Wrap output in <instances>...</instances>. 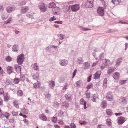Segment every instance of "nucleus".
<instances>
[{
	"mask_svg": "<svg viewBox=\"0 0 128 128\" xmlns=\"http://www.w3.org/2000/svg\"><path fill=\"white\" fill-rule=\"evenodd\" d=\"M38 6L41 12H45L47 10L46 4L43 2L39 4Z\"/></svg>",
	"mask_w": 128,
	"mask_h": 128,
	"instance_id": "obj_1",
	"label": "nucleus"
},
{
	"mask_svg": "<svg viewBox=\"0 0 128 128\" xmlns=\"http://www.w3.org/2000/svg\"><path fill=\"white\" fill-rule=\"evenodd\" d=\"M24 60V55L21 54L18 56L17 58V61L18 63L21 64L23 62Z\"/></svg>",
	"mask_w": 128,
	"mask_h": 128,
	"instance_id": "obj_2",
	"label": "nucleus"
},
{
	"mask_svg": "<svg viewBox=\"0 0 128 128\" xmlns=\"http://www.w3.org/2000/svg\"><path fill=\"white\" fill-rule=\"evenodd\" d=\"M80 8V5L79 4H76L71 6V8L72 11L76 12Z\"/></svg>",
	"mask_w": 128,
	"mask_h": 128,
	"instance_id": "obj_3",
	"label": "nucleus"
},
{
	"mask_svg": "<svg viewBox=\"0 0 128 128\" xmlns=\"http://www.w3.org/2000/svg\"><path fill=\"white\" fill-rule=\"evenodd\" d=\"M94 0H87L85 4V6L86 8H91L93 5Z\"/></svg>",
	"mask_w": 128,
	"mask_h": 128,
	"instance_id": "obj_4",
	"label": "nucleus"
},
{
	"mask_svg": "<svg viewBox=\"0 0 128 128\" xmlns=\"http://www.w3.org/2000/svg\"><path fill=\"white\" fill-rule=\"evenodd\" d=\"M60 9L58 7H56L52 10V12L55 15H58L60 14Z\"/></svg>",
	"mask_w": 128,
	"mask_h": 128,
	"instance_id": "obj_5",
	"label": "nucleus"
},
{
	"mask_svg": "<svg viewBox=\"0 0 128 128\" xmlns=\"http://www.w3.org/2000/svg\"><path fill=\"white\" fill-rule=\"evenodd\" d=\"M97 12L100 16H103L104 14L103 8L102 7H99L97 9Z\"/></svg>",
	"mask_w": 128,
	"mask_h": 128,
	"instance_id": "obj_6",
	"label": "nucleus"
},
{
	"mask_svg": "<svg viewBox=\"0 0 128 128\" xmlns=\"http://www.w3.org/2000/svg\"><path fill=\"white\" fill-rule=\"evenodd\" d=\"M59 62L60 65L63 66H66L68 63V61L66 59L60 60Z\"/></svg>",
	"mask_w": 128,
	"mask_h": 128,
	"instance_id": "obj_7",
	"label": "nucleus"
},
{
	"mask_svg": "<svg viewBox=\"0 0 128 128\" xmlns=\"http://www.w3.org/2000/svg\"><path fill=\"white\" fill-rule=\"evenodd\" d=\"M113 96L111 92H108L106 96L107 100L108 101H111L113 100Z\"/></svg>",
	"mask_w": 128,
	"mask_h": 128,
	"instance_id": "obj_8",
	"label": "nucleus"
},
{
	"mask_svg": "<svg viewBox=\"0 0 128 128\" xmlns=\"http://www.w3.org/2000/svg\"><path fill=\"white\" fill-rule=\"evenodd\" d=\"M126 118L123 116H120L118 118V122L120 124L124 123L126 120Z\"/></svg>",
	"mask_w": 128,
	"mask_h": 128,
	"instance_id": "obj_9",
	"label": "nucleus"
},
{
	"mask_svg": "<svg viewBox=\"0 0 128 128\" xmlns=\"http://www.w3.org/2000/svg\"><path fill=\"white\" fill-rule=\"evenodd\" d=\"M29 10V8L28 6H24L22 7L20 10V12L22 14L26 13Z\"/></svg>",
	"mask_w": 128,
	"mask_h": 128,
	"instance_id": "obj_10",
	"label": "nucleus"
},
{
	"mask_svg": "<svg viewBox=\"0 0 128 128\" xmlns=\"http://www.w3.org/2000/svg\"><path fill=\"white\" fill-rule=\"evenodd\" d=\"M15 10V8L14 6H9L6 8V10L7 12L10 13L14 11Z\"/></svg>",
	"mask_w": 128,
	"mask_h": 128,
	"instance_id": "obj_11",
	"label": "nucleus"
},
{
	"mask_svg": "<svg viewBox=\"0 0 128 128\" xmlns=\"http://www.w3.org/2000/svg\"><path fill=\"white\" fill-rule=\"evenodd\" d=\"M120 103L122 105H126L127 103L126 98L124 97L121 98L120 99Z\"/></svg>",
	"mask_w": 128,
	"mask_h": 128,
	"instance_id": "obj_12",
	"label": "nucleus"
},
{
	"mask_svg": "<svg viewBox=\"0 0 128 128\" xmlns=\"http://www.w3.org/2000/svg\"><path fill=\"white\" fill-rule=\"evenodd\" d=\"M101 74L100 71L96 72L95 74H94V78L95 79L99 78Z\"/></svg>",
	"mask_w": 128,
	"mask_h": 128,
	"instance_id": "obj_13",
	"label": "nucleus"
},
{
	"mask_svg": "<svg viewBox=\"0 0 128 128\" xmlns=\"http://www.w3.org/2000/svg\"><path fill=\"white\" fill-rule=\"evenodd\" d=\"M122 58H119L117 59L115 61L116 63V66H120V64L122 61Z\"/></svg>",
	"mask_w": 128,
	"mask_h": 128,
	"instance_id": "obj_14",
	"label": "nucleus"
},
{
	"mask_svg": "<svg viewBox=\"0 0 128 128\" xmlns=\"http://www.w3.org/2000/svg\"><path fill=\"white\" fill-rule=\"evenodd\" d=\"M19 50V47L16 44H14L12 47V50L14 52H17Z\"/></svg>",
	"mask_w": 128,
	"mask_h": 128,
	"instance_id": "obj_15",
	"label": "nucleus"
},
{
	"mask_svg": "<svg viewBox=\"0 0 128 128\" xmlns=\"http://www.w3.org/2000/svg\"><path fill=\"white\" fill-rule=\"evenodd\" d=\"M120 76V73L118 72H116L112 75V76L115 80L118 79Z\"/></svg>",
	"mask_w": 128,
	"mask_h": 128,
	"instance_id": "obj_16",
	"label": "nucleus"
},
{
	"mask_svg": "<svg viewBox=\"0 0 128 128\" xmlns=\"http://www.w3.org/2000/svg\"><path fill=\"white\" fill-rule=\"evenodd\" d=\"M65 97L66 99L68 100H70L72 98V95L69 93L66 94Z\"/></svg>",
	"mask_w": 128,
	"mask_h": 128,
	"instance_id": "obj_17",
	"label": "nucleus"
},
{
	"mask_svg": "<svg viewBox=\"0 0 128 128\" xmlns=\"http://www.w3.org/2000/svg\"><path fill=\"white\" fill-rule=\"evenodd\" d=\"M48 86L51 88L53 89L55 86V83L54 81L51 80L48 82Z\"/></svg>",
	"mask_w": 128,
	"mask_h": 128,
	"instance_id": "obj_18",
	"label": "nucleus"
},
{
	"mask_svg": "<svg viewBox=\"0 0 128 128\" xmlns=\"http://www.w3.org/2000/svg\"><path fill=\"white\" fill-rule=\"evenodd\" d=\"M80 104H84V108L86 109V101H84L83 98H81L80 100Z\"/></svg>",
	"mask_w": 128,
	"mask_h": 128,
	"instance_id": "obj_19",
	"label": "nucleus"
},
{
	"mask_svg": "<svg viewBox=\"0 0 128 128\" xmlns=\"http://www.w3.org/2000/svg\"><path fill=\"white\" fill-rule=\"evenodd\" d=\"M15 69L18 72H19L20 71L21 66L18 64H16L14 65Z\"/></svg>",
	"mask_w": 128,
	"mask_h": 128,
	"instance_id": "obj_20",
	"label": "nucleus"
},
{
	"mask_svg": "<svg viewBox=\"0 0 128 128\" xmlns=\"http://www.w3.org/2000/svg\"><path fill=\"white\" fill-rule=\"evenodd\" d=\"M32 67L35 70L38 71L39 70V69L37 63H35L32 65Z\"/></svg>",
	"mask_w": 128,
	"mask_h": 128,
	"instance_id": "obj_21",
	"label": "nucleus"
},
{
	"mask_svg": "<svg viewBox=\"0 0 128 128\" xmlns=\"http://www.w3.org/2000/svg\"><path fill=\"white\" fill-rule=\"evenodd\" d=\"M62 105L66 108H68L69 106V104L66 101H64L62 103Z\"/></svg>",
	"mask_w": 128,
	"mask_h": 128,
	"instance_id": "obj_22",
	"label": "nucleus"
},
{
	"mask_svg": "<svg viewBox=\"0 0 128 128\" xmlns=\"http://www.w3.org/2000/svg\"><path fill=\"white\" fill-rule=\"evenodd\" d=\"M39 118L41 120L46 121L47 120V118L46 116L44 114H41L39 116Z\"/></svg>",
	"mask_w": 128,
	"mask_h": 128,
	"instance_id": "obj_23",
	"label": "nucleus"
},
{
	"mask_svg": "<svg viewBox=\"0 0 128 128\" xmlns=\"http://www.w3.org/2000/svg\"><path fill=\"white\" fill-rule=\"evenodd\" d=\"M116 68L113 67H110L108 70V74H111L112 72Z\"/></svg>",
	"mask_w": 128,
	"mask_h": 128,
	"instance_id": "obj_24",
	"label": "nucleus"
},
{
	"mask_svg": "<svg viewBox=\"0 0 128 128\" xmlns=\"http://www.w3.org/2000/svg\"><path fill=\"white\" fill-rule=\"evenodd\" d=\"M12 20V17H10L6 21H4V24H8L10 23Z\"/></svg>",
	"mask_w": 128,
	"mask_h": 128,
	"instance_id": "obj_25",
	"label": "nucleus"
},
{
	"mask_svg": "<svg viewBox=\"0 0 128 128\" xmlns=\"http://www.w3.org/2000/svg\"><path fill=\"white\" fill-rule=\"evenodd\" d=\"M8 17V15L6 14H2L1 15V18L3 20H6Z\"/></svg>",
	"mask_w": 128,
	"mask_h": 128,
	"instance_id": "obj_26",
	"label": "nucleus"
},
{
	"mask_svg": "<svg viewBox=\"0 0 128 128\" xmlns=\"http://www.w3.org/2000/svg\"><path fill=\"white\" fill-rule=\"evenodd\" d=\"M90 66V63L88 62H86L84 64V69H88Z\"/></svg>",
	"mask_w": 128,
	"mask_h": 128,
	"instance_id": "obj_27",
	"label": "nucleus"
},
{
	"mask_svg": "<svg viewBox=\"0 0 128 128\" xmlns=\"http://www.w3.org/2000/svg\"><path fill=\"white\" fill-rule=\"evenodd\" d=\"M7 72L8 74H10L12 72L13 68L11 66H8L7 68Z\"/></svg>",
	"mask_w": 128,
	"mask_h": 128,
	"instance_id": "obj_28",
	"label": "nucleus"
},
{
	"mask_svg": "<svg viewBox=\"0 0 128 128\" xmlns=\"http://www.w3.org/2000/svg\"><path fill=\"white\" fill-rule=\"evenodd\" d=\"M40 82L38 81L34 84V87L35 88H38L40 86Z\"/></svg>",
	"mask_w": 128,
	"mask_h": 128,
	"instance_id": "obj_29",
	"label": "nucleus"
},
{
	"mask_svg": "<svg viewBox=\"0 0 128 128\" xmlns=\"http://www.w3.org/2000/svg\"><path fill=\"white\" fill-rule=\"evenodd\" d=\"M107 104L105 100H103L102 102L101 106L104 108H106L107 106Z\"/></svg>",
	"mask_w": 128,
	"mask_h": 128,
	"instance_id": "obj_30",
	"label": "nucleus"
},
{
	"mask_svg": "<svg viewBox=\"0 0 128 128\" xmlns=\"http://www.w3.org/2000/svg\"><path fill=\"white\" fill-rule=\"evenodd\" d=\"M121 0H112V3L114 4H117L121 2Z\"/></svg>",
	"mask_w": 128,
	"mask_h": 128,
	"instance_id": "obj_31",
	"label": "nucleus"
},
{
	"mask_svg": "<svg viewBox=\"0 0 128 128\" xmlns=\"http://www.w3.org/2000/svg\"><path fill=\"white\" fill-rule=\"evenodd\" d=\"M56 6V4L53 2H51L48 4V7L49 8H52Z\"/></svg>",
	"mask_w": 128,
	"mask_h": 128,
	"instance_id": "obj_32",
	"label": "nucleus"
},
{
	"mask_svg": "<svg viewBox=\"0 0 128 128\" xmlns=\"http://www.w3.org/2000/svg\"><path fill=\"white\" fill-rule=\"evenodd\" d=\"M4 99L5 101H8L10 98V97L7 94H5L4 95Z\"/></svg>",
	"mask_w": 128,
	"mask_h": 128,
	"instance_id": "obj_33",
	"label": "nucleus"
},
{
	"mask_svg": "<svg viewBox=\"0 0 128 128\" xmlns=\"http://www.w3.org/2000/svg\"><path fill=\"white\" fill-rule=\"evenodd\" d=\"M76 86L77 87H80L82 85V82L80 80L77 81L76 82Z\"/></svg>",
	"mask_w": 128,
	"mask_h": 128,
	"instance_id": "obj_34",
	"label": "nucleus"
},
{
	"mask_svg": "<svg viewBox=\"0 0 128 128\" xmlns=\"http://www.w3.org/2000/svg\"><path fill=\"white\" fill-rule=\"evenodd\" d=\"M5 59L8 62H10L12 60V58L9 56H6L5 58Z\"/></svg>",
	"mask_w": 128,
	"mask_h": 128,
	"instance_id": "obj_35",
	"label": "nucleus"
},
{
	"mask_svg": "<svg viewBox=\"0 0 128 128\" xmlns=\"http://www.w3.org/2000/svg\"><path fill=\"white\" fill-rule=\"evenodd\" d=\"M79 28H80L81 30L83 31H86L88 30H91L92 29L90 28H84L81 26H79Z\"/></svg>",
	"mask_w": 128,
	"mask_h": 128,
	"instance_id": "obj_36",
	"label": "nucleus"
},
{
	"mask_svg": "<svg viewBox=\"0 0 128 128\" xmlns=\"http://www.w3.org/2000/svg\"><path fill=\"white\" fill-rule=\"evenodd\" d=\"M58 37L60 40H62L65 37V35L62 34H60L58 36Z\"/></svg>",
	"mask_w": 128,
	"mask_h": 128,
	"instance_id": "obj_37",
	"label": "nucleus"
},
{
	"mask_svg": "<svg viewBox=\"0 0 128 128\" xmlns=\"http://www.w3.org/2000/svg\"><path fill=\"white\" fill-rule=\"evenodd\" d=\"M107 114L108 116L112 115V112L111 110L110 109L107 110L106 111Z\"/></svg>",
	"mask_w": 128,
	"mask_h": 128,
	"instance_id": "obj_38",
	"label": "nucleus"
},
{
	"mask_svg": "<svg viewBox=\"0 0 128 128\" xmlns=\"http://www.w3.org/2000/svg\"><path fill=\"white\" fill-rule=\"evenodd\" d=\"M105 61V62L104 65L105 66H107L109 65L110 64V60H108L104 59Z\"/></svg>",
	"mask_w": 128,
	"mask_h": 128,
	"instance_id": "obj_39",
	"label": "nucleus"
},
{
	"mask_svg": "<svg viewBox=\"0 0 128 128\" xmlns=\"http://www.w3.org/2000/svg\"><path fill=\"white\" fill-rule=\"evenodd\" d=\"M25 78V76L24 75H20V81L24 82V81Z\"/></svg>",
	"mask_w": 128,
	"mask_h": 128,
	"instance_id": "obj_40",
	"label": "nucleus"
},
{
	"mask_svg": "<svg viewBox=\"0 0 128 128\" xmlns=\"http://www.w3.org/2000/svg\"><path fill=\"white\" fill-rule=\"evenodd\" d=\"M38 74L37 72L33 76V78L34 79L37 80H38Z\"/></svg>",
	"mask_w": 128,
	"mask_h": 128,
	"instance_id": "obj_41",
	"label": "nucleus"
},
{
	"mask_svg": "<svg viewBox=\"0 0 128 128\" xmlns=\"http://www.w3.org/2000/svg\"><path fill=\"white\" fill-rule=\"evenodd\" d=\"M90 92L88 90L85 93V94L86 96V97L87 98H90Z\"/></svg>",
	"mask_w": 128,
	"mask_h": 128,
	"instance_id": "obj_42",
	"label": "nucleus"
},
{
	"mask_svg": "<svg viewBox=\"0 0 128 128\" xmlns=\"http://www.w3.org/2000/svg\"><path fill=\"white\" fill-rule=\"evenodd\" d=\"M107 80L106 78L104 79L103 81V85L104 86V88H106V87L107 86Z\"/></svg>",
	"mask_w": 128,
	"mask_h": 128,
	"instance_id": "obj_43",
	"label": "nucleus"
},
{
	"mask_svg": "<svg viewBox=\"0 0 128 128\" xmlns=\"http://www.w3.org/2000/svg\"><path fill=\"white\" fill-rule=\"evenodd\" d=\"M106 124L108 126H110L112 124L111 120L108 118L106 120Z\"/></svg>",
	"mask_w": 128,
	"mask_h": 128,
	"instance_id": "obj_44",
	"label": "nucleus"
},
{
	"mask_svg": "<svg viewBox=\"0 0 128 128\" xmlns=\"http://www.w3.org/2000/svg\"><path fill=\"white\" fill-rule=\"evenodd\" d=\"M14 105L17 108H18L19 106L18 104V102L17 101H14L13 102Z\"/></svg>",
	"mask_w": 128,
	"mask_h": 128,
	"instance_id": "obj_45",
	"label": "nucleus"
},
{
	"mask_svg": "<svg viewBox=\"0 0 128 128\" xmlns=\"http://www.w3.org/2000/svg\"><path fill=\"white\" fill-rule=\"evenodd\" d=\"M82 59L81 58H79L77 59V62L78 64H79L82 63Z\"/></svg>",
	"mask_w": 128,
	"mask_h": 128,
	"instance_id": "obj_46",
	"label": "nucleus"
},
{
	"mask_svg": "<svg viewBox=\"0 0 128 128\" xmlns=\"http://www.w3.org/2000/svg\"><path fill=\"white\" fill-rule=\"evenodd\" d=\"M92 87L93 85L92 83H90L87 86L86 88L88 89H89L92 88Z\"/></svg>",
	"mask_w": 128,
	"mask_h": 128,
	"instance_id": "obj_47",
	"label": "nucleus"
},
{
	"mask_svg": "<svg viewBox=\"0 0 128 128\" xmlns=\"http://www.w3.org/2000/svg\"><path fill=\"white\" fill-rule=\"evenodd\" d=\"M22 112L25 114H28V111L27 109L24 108L22 110Z\"/></svg>",
	"mask_w": 128,
	"mask_h": 128,
	"instance_id": "obj_48",
	"label": "nucleus"
},
{
	"mask_svg": "<svg viewBox=\"0 0 128 128\" xmlns=\"http://www.w3.org/2000/svg\"><path fill=\"white\" fill-rule=\"evenodd\" d=\"M19 81V78H16L14 79V82L15 84H17L18 83Z\"/></svg>",
	"mask_w": 128,
	"mask_h": 128,
	"instance_id": "obj_49",
	"label": "nucleus"
},
{
	"mask_svg": "<svg viewBox=\"0 0 128 128\" xmlns=\"http://www.w3.org/2000/svg\"><path fill=\"white\" fill-rule=\"evenodd\" d=\"M4 116L6 117L7 119H8L10 116L8 112H5L4 113Z\"/></svg>",
	"mask_w": 128,
	"mask_h": 128,
	"instance_id": "obj_50",
	"label": "nucleus"
},
{
	"mask_svg": "<svg viewBox=\"0 0 128 128\" xmlns=\"http://www.w3.org/2000/svg\"><path fill=\"white\" fill-rule=\"evenodd\" d=\"M17 94L18 95L21 96L22 95L23 92L21 90H19L18 91Z\"/></svg>",
	"mask_w": 128,
	"mask_h": 128,
	"instance_id": "obj_51",
	"label": "nucleus"
},
{
	"mask_svg": "<svg viewBox=\"0 0 128 128\" xmlns=\"http://www.w3.org/2000/svg\"><path fill=\"white\" fill-rule=\"evenodd\" d=\"M126 82V80H120L119 81V83L120 84H122L125 83Z\"/></svg>",
	"mask_w": 128,
	"mask_h": 128,
	"instance_id": "obj_52",
	"label": "nucleus"
},
{
	"mask_svg": "<svg viewBox=\"0 0 128 128\" xmlns=\"http://www.w3.org/2000/svg\"><path fill=\"white\" fill-rule=\"evenodd\" d=\"M64 112H60L58 114L59 116L61 117H63V116Z\"/></svg>",
	"mask_w": 128,
	"mask_h": 128,
	"instance_id": "obj_53",
	"label": "nucleus"
},
{
	"mask_svg": "<svg viewBox=\"0 0 128 128\" xmlns=\"http://www.w3.org/2000/svg\"><path fill=\"white\" fill-rule=\"evenodd\" d=\"M70 126L71 128H76V125L74 123H71Z\"/></svg>",
	"mask_w": 128,
	"mask_h": 128,
	"instance_id": "obj_54",
	"label": "nucleus"
},
{
	"mask_svg": "<svg viewBox=\"0 0 128 128\" xmlns=\"http://www.w3.org/2000/svg\"><path fill=\"white\" fill-rule=\"evenodd\" d=\"M104 53H102L100 54V55L99 56V60H100L102 59L104 57Z\"/></svg>",
	"mask_w": 128,
	"mask_h": 128,
	"instance_id": "obj_55",
	"label": "nucleus"
},
{
	"mask_svg": "<svg viewBox=\"0 0 128 128\" xmlns=\"http://www.w3.org/2000/svg\"><path fill=\"white\" fill-rule=\"evenodd\" d=\"M56 20V18L54 16H53L49 20V21L51 22L52 21L55 20Z\"/></svg>",
	"mask_w": 128,
	"mask_h": 128,
	"instance_id": "obj_56",
	"label": "nucleus"
},
{
	"mask_svg": "<svg viewBox=\"0 0 128 128\" xmlns=\"http://www.w3.org/2000/svg\"><path fill=\"white\" fill-rule=\"evenodd\" d=\"M12 114L14 116H16L18 114V112H15V111H13L12 112Z\"/></svg>",
	"mask_w": 128,
	"mask_h": 128,
	"instance_id": "obj_57",
	"label": "nucleus"
},
{
	"mask_svg": "<svg viewBox=\"0 0 128 128\" xmlns=\"http://www.w3.org/2000/svg\"><path fill=\"white\" fill-rule=\"evenodd\" d=\"M4 93V91L2 88H0V95L3 94Z\"/></svg>",
	"mask_w": 128,
	"mask_h": 128,
	"instance_id": "obj_58",
	"label": "nucleus"
},
{
	"mask_svg": "<svg viewBox=\"0 0 128 128\" xmlns=\"http://www.w3.org/2000/svg\"><path fill=\"white\" fill-rule=\"evenodd\" d=\"M119 23L122 24H128V21L126 22H122V20H120L119 22Z\"/></svg>",
	"mask_w": 128,
	"mask_h": 128,
	"instance_id": "obj_59",
	"label": "nucleus"
},
{
	"mask_svg": "<svg viewBox=\"0 0 128 128\" xmlns=\"http://www.w3.org/2000/svg\"><path fill=\"white\" fill-rule=\"evenodd\" d=\"M26 16L30 18H31V19H33V18H34L33 16L32 15H30L28 14H27L26 15Z\"/></svg>",
	"mask_w": 128,
	"mask_h": 128,
	"instance_id": "obj_60",
	"label": "nucleus"
},
{
	"mask_svg": "<svg viewBox=\"0 0 128 128\" xmlns=\"http://www.w3.org/2000/svg\"><path fill=\"white\" fill-rule=\"evenodd\" d=\"M52 120L54 122H56L57 121V118L56 117H53L52 118Z\"/></svg>",
	"mask_w": 128,
	"mask_h": 128,
	"instance_id": "obj_61",
	"label": "nucleus"
},
{
	"mask_svg": "<svg viewBox=\"0 0 128 128\" xmlns=\"http://www.w3.org/2000/svg\"><path fill=\"white\" fill-rule=\"evenodd\" d=\"M92 50L95 52H97L98 51V49L96 48H92Z\"/></svg>",
	"mask_w": 128,
	"mask_h": 128,
	"instance_id": "obj_62",
	"label": "nucleus"
},
{
	"mask_svg": "<svg viewBox=\"0 0 128 128\" xmlns=\"http://www.w3.org/2000/svg\"><path fill=\"white\" fill-rule=\"evenodd\" d=\"M77 69H75L74 70V72L73 73V76H72V78H73L75 76L77 72Z\"/></svg>",
	"mask_w": 128,
	"mask_h": 128,
	"instance_id": "obj_63",
	"label": "nucleus"
},
{
	"mask_svg": "<svg viewBox=\"0 0 128 128\" xmlns=\"http://www.w3.org/2000/svg\"><path fill=\"white\" fill-rule=\"evenodd\" d=\"M9 122L10 123H13L14 122V119L13 118H12L9 120Z\"/></svg>",
	"mask_w": 128,
	"mask_h": 128,
	"instance_id": "obj_64",
	"label": "nucleus"
}]
</instances>
